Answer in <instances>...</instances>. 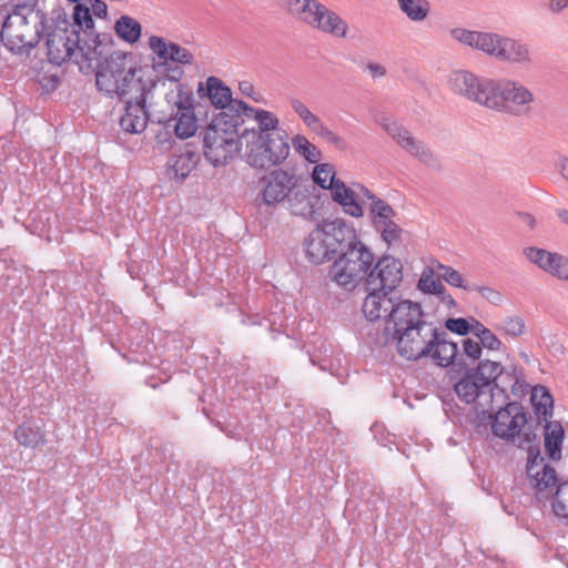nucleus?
<instances>
[{
	"instance_id": "nucleus-38",
	"label": "nucleus",
	"mask_w": 568,
	"mask_h": 568,
	"mask_svg": "<svg viewBox=\"0 0 568 568\" xmlns=\"http://www.w3.org/2000/svg\"><path fill=\"white\" fill-rule=\"evenodd\" d=\"M379 233L382 240L390 246H398L403 241V229L397 223V219L390 220L389 222L382 224L374 229Z\"/></svg>"
},
{
	"instance_id": "nucleus-59",
	"label": "nucleus",
	"mask_w": 568,
	"mask_h": 568,
	"mask_svg": "<svg viewBox=\"0 0 568 568\" xmlns=\"http://www.w3.org/2000/svg\"><path fill=\"white\" fill-rule=\"evenodd\" d=\"M286 11L294 17L301 8L303 0H281Z\"/></svg>"
},
{
	"instance_id": "nucleus-49",
	"label": "nucleus",
	"mask_w": 568,
	"mask_h": 568,
	"mask_svg": "<svg viewBox=\"0 0 568 568\" xmlns=\"http://www.w3.org/2000/svg\"><path fill=\"white\" fill-rule=\"evenodd\" d=\"M314 133L325 139L327 142L332 143L339 150H344L346 148L345 141L331 129H328L324 123H322Z\"/></svg>"
},
{
	"instance_id": "nucleus-20",
	"label": "nucleus",
	"mask_w": 568,
	"mask_h": 568,
	"mask_svg": "<svg viewBox=\"0 0 568 568\" xmlns=\"http://www.w3.org/2000/svg\"><path fill=\"white\" fill-rule=\"evenodd\" d=\"M368 275L366 287L397 291L403 281V264L398 258L383 255L374 262Z\"/></svg>"
},
{
	"instance_id": "nucleus-58",
	"label": "nucleus",
	"mask_w": 568,
	"mask_h": 568,
	"mask_svg": "<svg viewBox=\"0 0 568 568\" xmlns=\"http://www.w3.org/2000/svg\"><path fill=\"white\" fill-rule=\"evenodd\" d=\"M556 169L560 176L568 182V156H561L556 163Z\"/></svg>"
},
{
	"instance_id": "nucleus-1",
	"label": "nucleus",
	"mask_w": 568,
	"mask_h": 568,
	"mask_svg": "<svg viewBox=\"0 0 568 568\" xmlns=\"http://www.w3.org/2000/svg\"><path fill=\"white\" fill-rule=\"evenodd\" d=\"M390 327L385 343L395 345L400 357L410 362L429 359L442 368L456 363L457 343L449 338L438 323L428 320L420 303L415 302L397 324Z\"/></svg>"
},
{
	"instance_id": "nucleus-19",
	"label": "nucleus",
	"mask_w": 568,
	"mask_h": 568,
	"mask_svg": "<svg viewBox=\"0 0 568 568\" xmlns=\"http://www.w3.org/2000/svg\"><path fill=\"white\" fill-rule=\"evenodd\" d=\"M297 182L296 175L288 171L276 169L261 179L262 184L261 199L267 206H276L285 202L294 184Z\"/></svg>"
},
{
	"instance_id": "nucleus-35",
	"label": "nucleus",
	"mask_w": 568,
	"mask_h": 568,
	"mask_svg": "<svg viewBox=\"0 0 568 568\" xmlns=\"http://www.w3.org/2000/svg\"><path fill=\"white\" fill-rule=\"evenodd\" d=\"M324 4L317 0H303L301 8L295 13L294 18L306 26L314 28L317 22Z\"/></svg>"
},
{
	"instance_id": "nucleus-61",
	"label": "nucleus",
	"mask_w": 568,
	"mask_h": 568,
	"mask_svg": "<svg viewBox=\"0 0 568 568\" xmlns=\"http://www.w3.org/2000/svg\"><path fill=\"white\" fill-rule=\"evenodd\" d=\"M470 332L469 333H473L475 336H477L478 338H480L484 333H486L488 331L487 327H485L479 321L473 318V323L470 324Z\"/></svg>"
},
{
	"instance_id": "nucleus-26",
	"label": "nucleus",
	"mask_w": 568,
	"mask_h": 568,
	"mask_svg": "<svg viewBox=\"0 0 568 568\" xmlns=\"http://www.w3.org/2000/svg\"><path fill=\"white\" fill-rule=\"evenodd\" d=\"M314 29L336 38H345L348 32V24L336 12L324 6Z\"/></svg>"
},
{
	"instance_id": "nucleus-21",
	"label": "nucleus",
	"mask_w": 568,
	"mask_h": 568,
	"mask_svg": "<svg viewBox=\"0 0 568 568\" xmlns=\"http://www.w3.org/2000/svg\"><path fill=\"white\" fill-rule=\"evenodd\" d=\"M151 88L143 89L128 99L125 102L124 112L120 118V126L128 133H141L145 130L149 121V111L146 109V94Z\"/></svg>"
},
{
	"instance_id": "nucleus-16",
	"label": "nucleus",
	"mask_w": 568,
	"mask_h": 568,
	"mask_svg": "<svg viewBox=\"0 0 568 568\" xmlns=\"http://www.w3.org/2000/svg\"><path fill=\"white\" fill-rule=\"evenodd\" d=\"M382 125L387 134L409 155L434 171L443 170L440 159L425 142L413 136L406 128L395 121H386Z\"/></svg>"
},
{
	"instance_id": "nucleus-50",
	"label": "nucleus",
	"mask_w": 568,
	"mask_h": 568,
	"mask_svg": "<svg viewBox=\"0 0 568 568\" xmlns=\"http://www.w3.org/2000/svg\"><path fill=\"white\" fill-rule=\"evenodd\" d=\"M469 292H478L485 300L493 304H498L503 301L501 293L489 286L471 284Z\"/></svg>"
},
{
	"instance_id": "nucleus-6",
	"label": "nucleus",
	"mask_w": 568,
	"mask_h": 568,
	"mask_svg": "<svg viewBox=\"0 0 568 568\" xmlns=\"http://www.w3.org/2000/svg\"><path fill=\"white\" fill-rule=\"evenodd\" d=\"M337 254L338 256L328 270L329 278L348 291L354 290L361 283L366 285L375 256L371 248L361 241L353 226L347 242L342 244Z\"/></svg>"
},
{
	"instance_id": "nucleus-18",
	"label": "nucleus",
	"mask_w": 568,
	"mask_h": 568,
	"mask_svg": "<svg viewBox=\"0 0 568 568\" xmlns=\"http://www.w3.org/2000/svg\"><path fill=\"white\" fill-rule=\"evenodd\" d=\"M265 111L266 110L255 109L246 102L237 100L221 109V111L213 118L210 125L239 139V135L241 134L239 133V128L244 124V118L252 119L257 122L256 112Z\"/></svg>"
},
{
	"instance_id": "nucleus-63",
	"label": "nucleus",
	"mask_w": 568,
	"mask_h": 568,
	"mask_svg": "<svg viewBox=\"0 0 568 568\" xmlns=\"http://www.w3.org/2000/svg\"><path fill=\"white\" fill-rule=\"evenodd\" d=\"M361 192L363 195L371 202H374L375 200H381V197L376 196L374 193H372L367 187L359 185Z\"/></svg>"
},
{
	"instance_id": "nucleus-41",
	"label": "nucleus",
	"mask_w": 568,
	"mask_h": 568,
	"mask_svg": "<svg viewBox=\"0 0 568 568\" xmlns=\"http://www.w3.org/2000/svg\"><path fill=\"white\" fill-rule=\"evenodd\" d=\"M552 510L557 517L568 519V480L557 486L552 500Z\"/></svg>"
},
{
	"instance_id": "nucleus-45",
	"label": "nucleus",
	"mask_w": 568,
	"mask_h": 568,
	"mask_svg": "<svg viewBox=\"0 0 568 568\" xmlns=\"http://www.w3.org/2000/svg\"><path fill=\"white\" fill-rule=\"evenodd\" d=\"M169 59L173 63L191 64L193 55L189 50L173 42Z\"/></svg>"
},
{
	"instance_id": "nucleus-2",
	"label": "nucleus",
	"mask_w": 568,
	"mask_h": 568,
	"mask_svg": "<svg viewBox=\"0 0 568 568\" xmlns=\"http://www.w3.org/2000/svg\"><path fill=\"white\" fill-rule=\"evenodd\" d=\"M53 26L48 27L45 47L50 63L61 65L73 60L79 70L88 74L92 62L106 49H112L114 40L111 33L102 32L89 40L70 28L68 13L59 8L52 11Z\"/></svg>"
},
{
	"instance_id": "nucleus-52",
	"label": "nucleus",
	"mask_w": 568,
	"mask_h": 568,
	"mask_svg": "<svg viewBox=\"0 0 568 568\" xmlns=\"http://www.w3.org/2000/svg\"><path fill=\"white\" fill-rule=\"evenodd\" d=\"M481 347L487 349L497 351L501 346L499 338L488 328L486 333L479 338Z\"/></svg>"
},
{
	"instance_id": "nucleus-56",
	"label": "nucleus",
	"mask_w": 568,
	"mask_h": 568,
	"mask_svg": "<svg viewBox=\"0 0 568 568\" xmlns=\"http://www.w3.org/2000/svg\"><path fill=\"white\" fill-rule=\"evenodd\" d=\"M239 90L241 91V93L245 97H248V98H252L255 102H258L260 99L254 97L255 94V90H254V87L251 82L248 81H242L239 83Z\"/></svg>"
},
{
	"instance_id": "nucleus-8",
	"label": "nucleus",
	"mask_w": 568,
	"mask_h": 568,
	"mask_svg": "<svg viewBox=\"0 0 568 568\" xmlns=\"http://www.w3.org/2000/svg\"><path fill=\"white\" fill-rule=\"evenodd\" d=\"M351 229L342 219L324 220L304 241L308 261L316 265L331 261L347 242Z\"/></svg>"
},
{
	"instance_id": "nucleus-15",
	"label": "nucleus",
	"mask_w": 568,
	"mask_h": 568,
	"mask_svg": "<svg viewBox=\"0 0 568 568\" xmlns=\"http://www.w3.org/2000/svg\"><path fill=\"white\" fill-rule=\"evenodd\" d=\"M524 449H527L528 453L526 474L529 484L539 500L548 498L552 495L557 484L556 471L545 462V458L540 454L539 446L532 443L526 445Z\"/></svg>"
},
{
	"instance_id": "nucleus-46",
	"label": "nucleus",
	"mask_w": 568,
	"mask_h": 568,
	"mask_svg": "<svg viewBox=\"0 0 568 568\" xmlns=\"http://www.w3.org/2000/svg\"><path fill=\"white\" fill-rule=\"evenodd\" d=\"M503 329L507 335L520 336L525 332L524 320L519 316L507 317L503 323Z\"/></svg>"
},
{
	"instance_id": "nucleus-27",
	"label": "nucleus",
	"mask_w": 568,
	"mask_h": 568,
	"mask_svg": "<svg viewBox=\"0 0 568 568\" xmlns=\"http://www.w3.org/2000/svg\"><path fill=\"white\" fill-rule=\"evenodd\" d=\"M73 21H70V28L77 31L82 39L89 40L99 36L94 32V20L90 8L82 3H77L73 8Z\"/></svg>"
},
{
	"instance_id": "nucleus-47",
	"label": "nucleus",
	"mask_w": 568,
	"mask_h": 568,
	"mask_svg": "<svg viewBox=\"0 0 568 568\" xmlns=\"http://www.w3.org/2000/svg\"><path fill=\"white\" fill-rule=\"evenodd\" d=\"M314 133L325 139L327 142L332 143L339 150H344L346 148L345 141L331 129H328L324 123H322Z\"/></svg>"
},
{
	"instance_id": "nucleus-14",
	"label": "nucleus",
	"mask_w": 568,
	"mask_h": 568,
	"mask_svg": "<svg viewBox=\"0 0 568 568\" xmlns=\"http://www.w3.org/2000/svg\"><path fill=\"white\" fill-rule=\"evenodd\" d=\"M495 79L479 78L468 70H455L448 77L453 93L488 109Z\"/></svg>"
},
{
	"instance_id": "nucleus-33",
	"label": "nucleus",
	"mask_w": 568,
	"mask_h": 568,
	"mask_svg": "<svg viewBox=\"0 0 568 568\" xmlns=\"http://www.w3.org/2000/svg\"><path fill=\"white\" fill-rule=\"evenodd\" d=\"M399 10L413 22L426 20L430 13L428 0H396Z\"/></svg>"
},
{
	"instance_id": "nucleus-3",
	"label": "nucleus",
	"mask_w": 568,
	"mask_h": 568,
	"mask_svg": "<svg viewBox=\"0 0 568 568\" xmlns=\"http://www.w3.org/2000/svg\"><path fill=\"white\" fill-rule=\"evenodd\" d=\"M256 114V125L245 128L240 134V142L246 146L245 159L250 166L270 170L281 165L288 158L290 143L274 113L265 111Z\"/></svg>"
},
{
	"instance_id": "nucleus-31",
	"label": "nucleus",
	"mask_w": 568,
	"mask_h": 568,
	"mask_svg": "<svg viewBox=\"0 0 568 568\" xmlns=\"http://www.w3.org/2000/svg\"><path fill=\"white\" fill-rule=\"evenodd\" d=\"M199 159L200 155L191 150H186L181 154H174L169 160V173L183 180L195 168Z\"/></svg>"
},
{
	"instance_id": "nucleus-44",
	"label": "nucleus",
	"mask_w": 568,
	"mask_h": 568,
	"mask_svg": "<svg viewBox=\"0 0 568 568\" xmlns=\"http://www.w3.org/2000/svg\"><path fill=\"white\" fill-rule=\"evenodd\" d=\"M444 329L446 332L449 331L452 333L465 336L470 332L471 327H470V323L464 317H458V318L450 317L445 321Z\"/></svg>"
},
{
	"instance_id": "nucleus-42",
	"label": "nucleus",
	"mask_w": 568,
	"mask_h": 568,
	"mask_svg": "<svg viewBox=\"0 0 568 568\" xmlns=\"http://www.w3.org/2000/svg\"><path fill=\"white\" fill-rule=\"evenodd\" d=\"M172 43L166 39L158 36H151L149 38L148 44L152 53H154L159 61L158 62H169V53L172 48Z\"/></svg>"
},
{
	"instance_id": "nucleus-48",
	"label": "nucleus",
	"mask_w": 568,
	"mask_h": 568,
	"mask_svg": "<svg viewBox=\"0 0 568 568\" xmlns=\"http://www.w3.org/2000/svg\"><path fill=\"white\" fill-rule=\"evenodd\" d=\"M314 133L325 139L327 142L332 143L339 150H344L346 148L345 141L331 129H328L324 123H322Z\"/></svg>"
},
{
	"instance_id": "nucleus-60",
	"label": "nucleus",
	"mask_w": 568,
	"mask_h": 568,
	"mask_svg": "<svg viewBox=\"0 0 568 568\" xmlns=\"http://www.w3.org/2000/svg\"><path fill=\"white\" fill-rule=\"evenodd\" d=\"M367 69L373 78H381L386 74V68L378 63L371 62L367 64Z\"/></svg>"
},
{
	"instance_id": "nucleus-9",
	"label": "nucleus",
	"mask_w": 568,
	"mask_h": 568,
	"mask_svg": "<svg viewBox=\"0 0 568 568\" xmlns=\"http://www.w3.org/2000/svg\"><path fill=\"white\" fill-rule=\"evenodd\" d=\"M504 373L499 362L485 359L479 362L475 368L467 369L454 385L457 397L466 404L475 403L495 388L505 393L506 387L497 379Z\"/></svg>"
},
{
	"instance_id": "nucleus-64",
	"label": "nucleus",
	"mask_w": 568,
	"mask_h": 568,
	"mask_svg": "<svg viewBox=\"0 0 568 568\" xmlns=\"http://www.w3.org/2000/svg\"><path fill=\"white\" fill-rule=\"evenodd\" d=\"M557 216L566 224H568V211L567 210H558Z\"/></svg>"
},
{
	"instance_id": "nucleus-23",
	"label": "nucleus",
	"mask_w": 568,
	"mask_h": 568,
	"mask_svg": "<svg viewBox=\"0 0 568 568\" xmlns=\"http://www.w3.org/2000/svg\"><path fill=\"white\" fill-rule=\"evenodd\" d=\"M200 98H207L216 109H223L235 100L232 99V92L222 80L216 77H209L205 83H200L197 88Z\"/></svg>"
},
{
	"instance_id": "nucleus-57",
	"label": "nucleus",
	"mask_w": 568,
	"mask_h": 568,
	"mask_svg": "<svg viewBox=\"0 0 568 568\" xmlns=\"http://www.w3.org/2000/svg\"><path fill=\"white\" fill-rule=\"evenodd\" d=\"M290 105L293 109V111L298 115V118H301L304 113H306L310 110L305 105V103L297 98H292L290 100Z\"/></svg>"
},
{
	"instance_id": "nucleus-5",
	"label": "nucleus",
	"mask_w": 568,
	"mask_h": 568,
	"mask_svg": "<svg viewBox=\"0 0 568 568\" xmlns=\"http://www.w3.org/2000/svg\"><path fill=\"white\" fill-rule=\"evenodd\" d=\"M47 14L36 4H18L7 11L0 30V41L11 52L29 54L48 30Z\"/></svg>"
},
{
	"instance_id": "nucleus-12",
	"label": "nucleus",
	"mask_w": 568,
	"mask_h": 568,
	"mask_svg": "<svg viewBox=\"0 0 568 568\" xmlns=\"http://www.w3.org/2000/svg\"><path fill=\"white\" fill-rule=\"evenodd\" d=\"M535 94L523 83L509 79H495L488 109L514 116L532 112Z\"/></svg>"
},
{
	"instance_id": "nucleus-25",
	"label": "nucleus",
	"mask_w": 568,
	"mask_h": 568,
	"mask_svg": "<svg viewBox=\"0 0 568 568\" xmlns=\"http://www.w3.org/2000/svg\"><path fill=\"white\" fill-rule=\"evenodd\" d=\"M331 194L333 201L338 203L346 214L353 217H362L364 215L363 207L356 200L355 191L348 187L343 181L334 184Z\"/></svg>"
},
{
	"instance_id": "nucleus-62",
	"label": "nucleus",
	"mask_w": 568,
	"mask_h": 568,
	"mask_svg": "<svg viewBox=\"0 0 568 568\" xmlns=\"http://www.w3.org/2000/svg\"><path fill=\"white\" fill-rule=\"evenodd\" d=\"M436 295L439 297L440 302L443 304H445L446 306L453 307L456 305L454 297L446 292L445 287H444V294H436Z\"/></svg>"
},
{
	"instance_id": "nucleus-17",
	"label": "nucleus",
	"mask_w": 568,
	"mask_h": 568,
	"mask_svg": "<svg viewBox=\"0 0 568 568\" xmlns=\"http://www.w3.org/2000/svg\"><path fill=\"white\" fill-rule=\"evenodd\" d=\"M240 144V138H234L210 124L204 131V156L214 166L226 165L239 152Z\"/></svg>"
},
{
	"instance_id": "nucleus-34",
	"label": "nucleus",
	"mask_w": 568,
	"mask_h": 568,
	"mask_svg": "<svg viewBox=\"0 0 568 568\" xmlns=\"http://www.w3.org/2000/svg\"><path fill=\"white\" fill-rule=\"evenodd\" d=\"M396 211L383 199L369 203V219L374 229L397 219Z\"/></svg>"
},
{
	"instance_id": "nucleus-54",
	"label": "nucleus",
	"mask_w": 568,
	"mask_h": 568,
	"mask_svg": "<svg viewBox=\"0 0 568 568\" xmlns=\"http://www.w3.org/2000/svg\"><path fill=\"white\" fill-rule=\"evenodd\" d=\"M89 3L91 6L90 10L91 12L97 16L98 18H105L108 13V7L104 1L102 0H89Z\"/></svg>"
},
{
	"instance_id": "nucleus-28",
	"label": "nucleus",
	"mask_w": 568,
	"mask_h": 568,
	"mask_svg": "<svg viewBox=\"0 0 568 568\" xmlns=\"http://www.w3.org/2000/svg\"><path fill=\"white\" fill-rule=\"evenodd\" d=\"M530 402L540 423L552 417L554 398L547 387L542 385L535 386L531 389Z\"/></svg>"
},
{
	"instance_id": "nucleus-37",
	"label": "nucleus",
	"mask_w": 568,
	"mask_h": 568,
	"mask_svg": "<svg viewBox=\"0 0 568 568\" xmlns=\"http://www.w3.org/2000/svg\"><path fill=\"white\" fill-rule=\"evenodd\" d=\"M314 183L325 190L334 187L335 183H339L342 180L335 178V170L332 164L321 163L317 164L312 173Z\"/></svg>"
},
{
	"instance_id": "nucleus-30",
	"label": "nucleus",
	"mask_w": 568,
	"mask_h": 568,
	"mask_svg": "<svg viewBox=\"0 0 568 568\" xmlns=\"http://www.w3.org/2000/svg\"><path fill=\"white\" fill-rule=\"evenodd\" d=\"M14 437L20 445L28 448H36L47 443L45 433L42 430L41 426L32 422L22 423L14 430Z\"/></svg>"
},
{
	"instance_id": "nucleus-32",
	"label": "nucleus",
	"mask_w": 568,
	"mask_h": 568,
	"mask_svg": "<svg viewBox=\"0 0 568 568\" xmlns=\"http://www.w3.org/2000/svg\"><path fill=\"white\" fill-rule=\"evenodd\" d=\"M113 29L115 34L129 44L138 42L142 34L141 23L126 14L115 21Z\"/></svg>"
},
{
	"instance_id": "nucleus-39",
	"label": "nucleus",
	"mask_w": 568,
	"mask_h": 568,
	"mask_svg": "<svg viewBox=\"0 0 568 568\" xmlns=\"http://www.w3.org/2000/svg\"><path fill=\"white\" fill-rule=\"evenodd\" d=\"M435 268L437 271L438 277L446 281L449 285L463 288L465 291H469V286L471 284L466 283L463 275L458 271L454 270L453 267H450L448 265H444L438 262H437Z\"/></svg>"
},
{
	"instance_id": "nucleus-10",
	"label": "nucleus",
	"mask_w": 568,
	"mask_h": 568,
	"mask_svg": "<svg viewBox=\"0 0 568 568\" xmlns=\"http://www.w3.org/2000/svg\"><path fill=\"white\" fill-rule=\"evenodd\" d=\"M368 294L364 298L362 311L368 321L385 320V336L392 331L400 317L406 314L415 302L403 298L398 291L378 287H366Z\"/></svg>"
},
{
	"instance_id": "nucleus-22",
	"label": "nucleus",
	"mask_w": 568,
	"mask_h": 568,
	"mask_svg": "<svg viewBox=\"0 0 568 568\" xmlns=\"http://www.w3.org/2000/svg\"><path fill=\"white\" fill-rule=\"evenodd\" d=\"M524 256L550 276L568 283V256L537 246L523 250Z\"/></svg>"
},
{
	"instance_id": "nucleus-4",
	"label": "nucleus",
	"mask_w": 568,
	"mask_h": 568,
	"mask_svg": "<svg viewBox=\"0 0 568 568\" xmlns=\"http://www.w3.org/2000/svg\"><path fill=\"white\" fill-rule=\"evenodd\" d=\"M106 49L92 62L90 72L95 71V85L108 98L125 100L148 85L136 78L139 70L133 54Z\"/></svg>"
},
{
	"instance_id": "nucleus-40",
	"label": "nucleus",
	"mask_w": 568,
	"mask_h": 568,
	"mask_svg": "<svg viewBox=\"0 0 568 568\" xmlns=\"http://www.w3.org/2000/svg\"><path fill=\"white\" fill-rule=\"evenodd\" d=\"M417 287L419 291L427 294H444V284L439 278L434 276V270H425L417 283Z\"/></svg>"
},
{
	"instance_id": "nucleus-51",
	"label": "nucleus",
	"mask_w": 568,
	"mask_h": 568,
	"mask_svg": "<svg viewBox=\"0 0 568 568\" xmlns=\"http://www.w3.org/2000/svg\"><path fill=\"white\" fill-rule=\"evenodd\" d=\"M463 351L465 356H467L471 361H477L481 356L483 347L479 341L465 338L463 341Z\"/></svg>"
},
{
	"instance_id": "nucleus-11",
	"label": "nucleus",
	"mask_w": 568,
	"mask_h": 568,
	"mask_svg": "<svg viewBox=\"0 0 568 568\" xmlns=\"http://www.w3.org/2000/svg\"><path fill=\"white\" fill-rule=\"evenodd\" d=\"M527 414L524 407L516 402L508 403L499 408L494 416L491 432L496 437L516 443L519 448L532 444L537 439L536 429L527 425Z\"/></svg>"
},
{
	"instance_id": "nucleus-53",
	"label": "nucleus",
	"mask_w": 568,
	"mask_h": 568,
	"mask_svg": "<svg viewBox=\"0 0 568 568\" xmlns=\"http://www.w3.org/2000/svg\"><path fill=\"white\" fill-rule=\"evenodd\" d=\"M300 119L306 125V128H308L313 133L323 123V121L316 114H314L311 110H308L306 113H304Z\"/></svg>"
},
{
	"instance_id": "nucleus-36",
	"label": "nucleus",
	"mask_w": 568,
	"mask_h": 568,
	"mask_svg": "<svg viewBox=\"0 0 568 568\" xmlns=\"http://www.w3.org/2000/svg\"><path fill=\"white\" fill-rule=\"evenodd\" d=\"M292 146L310 163H317L321 159V152L316 145L311 143L305 135L296 134L292 139Z\"/></svg>"
},
{
	"instance_id": "nucleus-13",
	"label": "nucleus",
	"mask_w": 568,
	"mask_h": 568,
	"mask_svg": "<svg viewBox=\"0 0 568 568\" xmlns=\"http://www.w3.org/2000/svg\"><path fill=\"white\" fill-rule=\"evenodd\" d=\"M166 94L165 99L170 112L159 119L166 129H173L180 139L192 136L197 130V120L192 105V93L187 92L182 84Z\"/></svg>"
},
{
	"instance_id": "nucleus-55",
	"label": "nucleus",
	"mask_w": 568,
	"mask_h": 568,
	"mask_svg": "<svg viewBox=\"0 0 568 568\" xmlns=\"http://www.w3.org/2000/svg\"><path fill=\"white\" fill-rule=\"evenodd\" d=\"M568 8V0H548L547 9L551 14H560Z\"/></svg>"
},
{
	"instance_id": "nucleus-29",
	"label": "nucleus",
	"mask_w": 568,
	"mask_h": 568,
	"mask_svg": "<svg viewBox=\"0 0 568 568\" xmlns=\"http://www.w3.org/2000/svg\"><path fill=\"white\" fill-rule=\"evenodd\" d=\"M545 448L552 460H559L561 458V445L565 437V432L559 422H545Z\"/></svg>"
},
{
	"instance_id": "nucleus-7",
	"label": "nucleus",
	"mask_w": 568,
	"mask_h": 568,
	"mask_svg": "<svg viewBox=\"0 0 568 568\" xmlns=\"http://www.w3.org/2000/svg\"><path fill=\"white\" fill-rule=\"evenodd\" d=\"M450 37L463 45L481 51L504 62L523 65H528L532 62L529 45L514 38L460 27L452 29Z\"/></svg>"
},
{
	"instance_id": "nucleus-24",
	"label": "nucleus",
	"mask_w": 568,
	"mask_h": 568,
	"mask_svg": "<svg viewBox=\"0 0 568 568\" xmlns=\"http://www.w3.org/2000/svg\"><path fill=\"white\" fill-rule=\"evenodd\" d=\"M287 210L295 216H301L305 220L315 219V210L312 196L308 190L297 182L294 184L290 195L285 199Z\"/></svg>"
},
{
	"instance_id": "nucleus-43",
	"label": "nucleus",
	"mask_w": 568,
	"mask_h": 568,
	"mask_svg": "<svg viewBox=\"0 0 568 568\" xmlns=\"http://www.w3.org/2000/svg\"><path fill=\"white\" fill-rule=\"evenodd\" d=\"M153 69L159 74H163L168 80L173 82H179L184 74V70L180 65L170 61L154 62Z\"/></svg>"
}]
</instances>
